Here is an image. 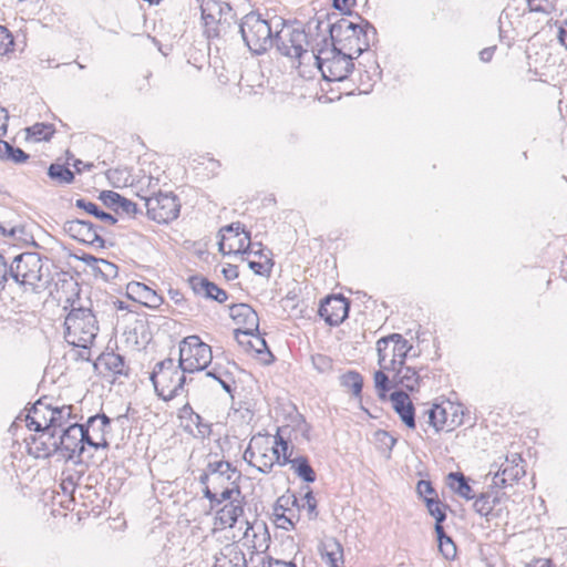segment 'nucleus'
<instances>
[{
  "label": "nucleus",
  "mask_w": 567,
  "mask_h": 567,
  "mask_svg": "<svg viewBox=\"0 0 567 567\" xmlns=\"http://www.w3.org/2000/svg\"><path fill=\"white\" fill-rule=\"evenodd\" d=\"M65 340L69 344L82 348L89 354L97 332L99 324L90 308H72L64 321Z\"/></svg>",
  "instance_id": "nucleus-1"
},
{
  "label": "nucleus",
  "mask_w": 567,
  "mask_h": 567,
  "mask_svg": "<svg viewBox=\"0 0 567 567\" xmlns=\"http://www.w3.org/2000/svg\"><path fill=\"white\" fill-rule=\"evenodd\" d=\"M59 439L41 441V447L37 446V457H49L61 452L66 460L81 458L86 444V435L82 425L74 422L69 424L59 434Z\"/></svg>",
  "instance_id": "nucleus-2"
},
{
  "label": "nucleus",
  "mask_w": 567,
  "mask_h": 567,
  "mask_svg": "<svg viewBox=\"0 0 567 567\" xmlns=\"http://www.w3.org/2000/svg\"><path fill=\"white\" fill-rule=\"evenodd\" d=\"M10 277L21 286H30L33 289L47 287L51 277L48 266L40 254L27 251L14 257L9 266Z\"/></svg>",
  "instance_id": "nucleus-3"
},
{
  "label": "nucleus",
  "mask_w": 567,
  "mask_h": 567,
  "mask_svg": "<svg viewBox=\"0 0 567 567\" xmlns=\"http://www.w3.org/2000/svg\"><path fill=\"white\" fill-rule=\"evenodd\" d=\"M239 32L246 45L256 54L266 52L275 43L272 22L262 19L254 11L241 19Z\"/></svg>",
  "instance_id": "nucleus-4"
},
{
  "label": "nucleus",
  "mask_w": 567,
  "mask_h": 567,
  "mask_svg": "<svg viewBox=\"0 0 567 567\" xmlns=\"http://www.w3.org/2000/svg\"><path fill=\"white\" fill-rule=\"evenodd\" d=\"M150 379L157 395L164 401L177 396L186 382L185 373L172 358L157 362Z\"/></svg>",
  "instance_id": "nucleus-5"
},
{
  "label": "nucleus",
  "mask_w": 567,
  "mask_h": 567,
  "mask_svg": "<svg viewBox=\"0 0 567 567\" xmlns=\"http://www.w3.org/2000/svg\"><path fill=\"white\" fill-rule=\"evenodd\" d=\"M315 64L326 81H343L352 72L354 64L352 56L342 53L336 47L321 49L318 53H310Z\"/></svg>",
  "instance_id": "nucleus-6"
},
{
  "label": "nucleus",
  "mask_w": 567,
  "mask_h": 567,
  "mask_svg": "<svg viewBox=\"0 0 567 567\" xmlns=\"http://www.w3.org/2000/svg\"><path fill=\"white\" fill-rule=\"evenodd\" d=\"M212 348L198 336H188L179 344V367L184 373L205 370L212 362Z\"/></svg>",
  "instance_id": "nucleus-7"
},
{
  "label": "nucleus",
  "mask_w": 567,
  "mask_h": 567,
  "mask_svg": "<svg viewBox=\"0 0 567 567\" xmlns=\"http://www.w3.org/2000/svg\"><path fill=\"white\" fill-rule=\"evenodd\" d=\"M200 14L207 38L219 37V27H230L237 21L231 6L220 0H202Z\"/></svg>",
  "instance_id": "nucleus-8"
},
{
  "label": "nucleus",
  "mask_w": 567,
  "mask_h": 567,
  "mask_svg": "<svg viewBox=\"0 0 567 567\" xmlns=\"http://www.w3.org/2000/svg\"><path fill=\"white\" fill-rule=\"evenodd\" d=\"M281 29L275 32V44L278 51L286 56L296 58L299 60L305 59L307 55L310 56L309 52L305 49L308 44V35L302 29L287 28L285 29V21L278 19L276 28Z\"/></svg>",
  "instance_id": "nucleus-9"
},
{
  "label": "nucleus",
  "mask_w": 567,
  "mask_h": 567,
  "mask_svg": "<svg viewBox=\"0 0 567 567\" xmlns=\"http://www.w3.org/2000/svg\"><path fill=\"white\" fill-rule=\"evenodd\" d=\"M147 216L158 223L167 224L175 220L181 212V203L173 193H162L145 198Z\"/></svg>",
  "instance_id": "nucleus-10"
},
{
  "label": "nucleus",
  "mask_w": 567,
  "mask_h": 567,
  "mask_svg": "<svg viewBox=\"0 0 567 567\" xmlns=\"http://www.w3.org/2000/svg\"><path fill=\"white\" fill-rule=\"evenodd\" d=\"M390 346L391 343H389L386 337L379 339L377 342L378 364L380 370L374 372L373 379L378 396L381 400H385L388 398V385H390L389 373L396 369L395 354L393 353Z\"/></svg>",
  "instance_id": "nucleus-11"
},
{
  "label": "nucleus",
  "mask_w": 567,
  "mask_h": 567,
  "mask_svg": "<svg viewBox=\"0 0 567 567\" xmlns=\"http://www.w3.org/2000/svg\"><path fill=\"white\" fill-rule=\"evenodd\" d=\"M63 230L71 238L81 241L86 245H91L97 248L105 247V240L100 235V231H103L104 228L94 225L90 220L84 219H73L66 220L63 224Z\"/></svg>",
  "instance_id": "nucleus-12"
},
{
  "label": "nucleus",
  "mask_w": 567,
  "mask_h": 567,
  "mask_svg": "<svg viewBox=\"0 0 567 567\" xmlns=\"http://www.w3.org/2000/svg\"><path fill=\"white\" fill-rule=\"evenodd\" d=\"M51 401L52 399L48 396L40 398L34 402L27 414V426L30 430L41 433L39 436L40 441L48 439L50 431L51 417L54 408Z\"/></svg>",
  "instance_id": "nucleus-13"
},
{
  "label": "nucleus",
  "mask_w": 567,
  "mask_h": 567,
  "mask_svg": "<svg viewBox=\"0 0 567 567\" xmlns=\"http://www.w3.org/2000/svg\"><path fill=\"white\" fill-rule=\"evenodd\" d=\"M229 316L236 324L241 328L235 329V339L238 343H245L241 337L252 336V332H259V317L251 306L247 303H236L229 307Z\"/></svg>",
  "instance_id": "nucleus-14"
},
{
  "label": "nucleus",
  "mask_w": 567,
  "mask_h": 567,
  "mask_svg": "<svg viewBox=\"0 0 567 567\" xmlns=\"http://www.w3.org/2000/svg\"><path fill=\"white\" fill-rule=\"evenodd\" d=\"M86 435V444L95 450L107 449L106 434L111 431V419L104 414H95L81 424Z\"/></svg>",
  "instance_id": "nucleus-15"
},
{
  "label": "nucleus",
  "mask_w": 567,
  "mask_h": 567,
  "mask_svg": "<svg viewBox=\"0 0 567 567\" xmlns=\"http://www.w3.org/2000/svg\"><path fill=\"white\" fill-rule=\"evenodd\" d=\"M349 309L350 302L347 298L342 295H332L321 300L318 313L326 323L336 327L348 318Z\"/></svg>",
  "instance_id": "nucleus-16"
},
{
  "label": "nucleus",
  "mask_w": 567,
  "mask_h": 567,
  "mask_svg": "<svg viewBox=\"0 0 567 567\" xmlns=\"http://www.w3.org/2000/svg\"><path fill=\"white\" fill-rule=\"evenodd\" d=\"M184 431L195 439L204 440L212 433V424L205 422L203 417L194 412L193 408L186 403L178 415Z\"/></svg>",
  "instance_id": "nucleus-17"
},
{
  "label": "nucleus",
  "mask_w": 567,
  "mask_h": 567,
  "mask_svg": "<svg viewBox=\"0 0 567 567\" xmlns=\"http://www.w3.org/2000/svg\"><path fill=\"white\" fill-rule=\"evenodd\" d=\"M522 463L523 458L519 454H513L511 458L507 457L501 470L494 475L493 485L503 488L517 482L525 474Z\"/></svg>",
  "instance_id": "nucleus-18"
},
{
  "label": "nucleus",
  "mask_w": 567,
  "mask_h": 567,
  "mask_svg": "<svg viewBox=\"0 0 567 567\" xmlns=\"http://www.w3.org/2000/svg\"><path fill=\"white\" fill-rule=\"evenodd\" d=\"M389 400L404 425L414 430L416 426L415 409L408 393L404 391H394L389 395Z\"/></svg>",
  "instance_id": "nucleus-19"
},
{
  "label": "nucleus",
  "mask_w": 567,
  "mask_h": 567,
  "mask_svg": "<svg viewBox=\"0 0 567 567\" xmlns=\"http://www.w3.org/2000/svg\"><path fill=\"white\" fill-rule=\"evenodd\" d=\"M188 284L195 295L202 296L206 299H212L219 303H223L228 299V293L224 289L219 288L203 276H190Z\"/></svg>",
  "instance_id": "nucleus-20"
},
{
  "label": "nucleus",
  "mask_w": 567,
  "mask_h": 567,
  "mask_svg": "<svg viewBox=\"0 0 567 567\" xmlns=\"http://www.w3.org/2000/svg\"><path fill=\"white\" fill-rule=\"evenodd\" d=\"M420 370H416L410 365H402L392 371V377L390 378L389 391L395 386H403L408 391H416L420 386L421 375Z\"/></svg>",
  "instance_id": "nucleus-21"
},
{
  "label": "nucleus",
  "mask_w": 567,
  "mask_h": 567,
  "mask_svg": "<svg viewBox=\"0 0 567 567\" xmlns=\"http://www.w3.org/2000/svg\"><path fill=\"white\" fill-rule=\"evenodd\" d=\"M203 495L210 502V508L214 509L221 503L231 499H244L239 485L236 482H228L225 487H219V491H213L210 486H206L203 489Z\"/></svg>",
  "instance_id": "nucleus-22"
},
{
  "label": "nucleus",
  "mask_w": 567,
  "mask_h": 567,
  "mask_svg": "<svg viewBox=\"0 0 567 567\" xmlns=\"http://www.w3.org/2000/svg\"><path fill=\"white\" fill-rule=\"evenodd\" d=\"M243 515L244 499H231L216 512L215 525L220 528H231Z\"/></svg>",
  "instance_id": "nucleus-23"
},
{
  "label": "nucleus",
  "mask_w": 567,
  "mask_h": 567,
  "mask_svg": "<svg viewBox=\"0 0 567 567\" xmlns=\"http://www.w3.org/2000/svg\"><path fill=\"white\" fill-rule=\"evenodd\" d=\"M262 441H265V446L261 441H259V445L257 447V463L254 464V467H256L258 472L267 474L270 473L274 465L279 462L280 452L278 447L270 446L268 435H264Z\"/></svg>",
  "instance_id": "nucleus-24"
},
{
  "label": "nucleus",
  "mask_w": 567,
  "mask_h": 567,
  "mask_svg": "<svg viewBox=\"0 0 567 567\" xmlns=\"http://www.w3.org/2000/svg\"><path fill=\"white\" fill-rule=\"evenodd\" d=\"M339 28H344L346 30H351L353 35L358 38L364 44V48L358 49V54H361L364 50H367L371 43H374L377 40V29L367 20H363V24L353 23L349 20L342 19L339 23Z\"/></svg>",
  "instance_id": "nucleus-25"
},
{
  "label": "nucleus",
  "mask_w": 567,
  "mask_h": 567,
  "mask_svg": "<svg viewBox=\"0 0 567 567\" xmlns=\"http://www.w3.org/2000/svg\"><path fill=\"white\" fill-rule=\"evenodd\" d=\"M127 292L131 298L150 308H158L163 303L162 296L142 282H130L127 285Z\"/></svg>",
  "instance_id": "nucleus-26"
},
{
  "label": "nucleus",
  "mask_w": 567,
  "mask_h": 567,
  "mask_svg": "<svg viewBox=\"0 0 567 567\" xmlns=\"http://www.w3.org/2000/svg\"><path fill=\"white\" fill-rule=\"evenodd\" d=\"M419 419L420 422H422V420L424 419L425 423L432 426L435 430V432L443 430L446 425L450 426L451 429H453V426L455 425L454 420H451V422H449L446 409L439 404H433L431 408L424 411V413Z\"/></svg>",
  "instance_id": "nucleus-27"
},
{
  "label": "nucleus",
  "mask_w": 567,
  "mask_h": 567,
  "mask_svg": "<svg viewBox=\"0 0 567 567\" xmlns=\"http://www.w3.org/2000/svg\"><path fill=\"white\" fill-rule=\"evenodd\" d=\"M72 405H62L53 408V413L51 417L50 431L47 440H51L56 437V435L65 429L69 424H73L71 420L74 417L72 415Z\"/></svg>",
  "instance_id": "nucleus-28"
},
{
  "label": "nucleus",
  "mask_w": 567,
  "mask_h": 567,
  "mask_svg": "<svg viewBox=\"0 0 567 567\" xmlns=\"http://www.w3.org/2000/svg\"><path fill=\"white\" fill-rule=\"evenodd\" d=\"M319 551L329 567H340L339 564H343V547L336 538L331 537L321 543Z\"/></svg>",
  "instance_id": "nucleus-29"
},
{
  "label": "nucleus",
  "mask_w": 567,
  "mask_h": 567,
  "mask_svg": "<svg viewBox=\"0 0 567 567\" xmlns=\"http://www.w3.org/2000/svg\"><path fill=\"white\" fill-rule=\"evenodd\" d=\"M99 363L114 375H127L128 369L125 364L124 357L115 352L102 353L99 357Z\"/></svg>",
  "instance_id": "nucleus-30"
},
{
  "label": "nucleus",
  "mask_w": 567,
  "mask_h": 567,
  "mask_svg": "<svg viewBox=\"0 0 567 567\" xmlns=\"http://www.w3.org/2000/svg\"><path fill=\"white\" fill-rule=\"evenodd\" d=\"M339 382L342 388L347 391L351 392L353 398L361 399L362 388H363V378L362 375L354 370L347 371L346 373L339 377Z\"/></svg>",
  "instance_id": "nucleus-31"
},
{
  "label": "nucleus",
  "mask_w": 567,
  "mask_h": 567,
  "mask_svg": "<svg viewBox=\"0 0 567 567\" xmlns=\"http://www.w3.org/2000/svg\"><path fill=\"white\" fill-rule=\"evenodd\" d=\"M449 481L451 488L461 497L465 499H474L475 494L470 486L467 478L461 472H452L449 474Z\"/></svg>",
  "instance_id": "nucleus-32"
},
{
  "label": "nucleus",
  "mask_w": 567,
  "mask_h": 567,
  "mask_svg": "<svg viewBox=\"0 0 567 567\" xmlns=\"http://www.w3.org/2000/svg\"><path fill=\"white\" fill-rule=\"evenodd\" d=\"M75 206L106 224L115 225L117 223V218L114 217L112 214H109L100 209V207L96 204L89 202L84 198H78L75 200Z\"/></svg>",
  "instance_id": "nucleus-33"
},
{
  "label": "nucleus",
  "mask_w": 567,
  "mask_h": 567,
  "mask_svg": "<svg viewBox=\"0 0 567 567\" xmlns=\"http://www.w3.org/2000/svg\"><path fill=\"white\" fill-rule=\"evenodd\" d=\"M29 155L20 147H14L7 141L0 140V159L12 162L14 164L24 163Z\"/></svg>",
  "instance_id": "nucleus-34"
},
{
  "label": "nucleus",
  "mask_w": 567,
  "mask_h": 567,
  "mask_svg": "<svg viewBox=\"0 0 567 567\" xmlns=\"http://www.w3.org/2000/svg\"><path fill=\"white\" fill-rule=\"evenodd\" d=\"M497 502L498 497L497 495H494V493H481L480 496L475 497L473 507L481 516L488 517Z\"/></svg>",
  "instance_id": "nucleus-35"
},
{
  "label": "nucleus",
  "mask_w": 567,
  "mask_h": 567,
  "mask_svg": "<svg viewBox=\"0 0 567 567\" xmlns=\"http://www.w3.org/2000/svg\"><path fill=\"white\" fill-rule=\"evenodd\" d=\"M290 465L295 473L306 483H313L316 481V472L306 456L293 457V462Z\"/></svg>",
  "instance_id": "nucleus-36"
},
{
  "label": "nucleus",
  "mask_w": 567,
  "mask_h": 567,
  "mask_svg": "<svg viewBox=\"0 0 567 567\" xmlns=\"http://www.w3.org/2000/svg\"><path fill=\"white\" fill-rule=\"evenodd\" d=\"M435 534L439 543V550L445 559H454L456 556V546L452 538L444 532L443 526L435 528Z\"/></svg>",
  "instance_id": "nucleus-37"
},
{
  "label": "nucleus",
  "mask_w": 567,
  "mask_h": 567,
  "mask_svg": "<svg viewBox=\"0 0 567 567\" xmlns=\"http://www.w3.org/2000/svg\"><path fill=\"white\" fill-rule=\"evenodd\" d=\"M424 502L429 514L435 518L434 529L439 528L446 519V506L437 497H425Z\"/></svg>",
  "instance_id": "nucleus-38"
},
{
  "label": "nucleus",
  "mask_w": 567,
  "mask_h": 567,
  "mask_svg": "<svg viewBox=\"0 0 567 567\" xmlns=\"http://www.w3.org/2000/svg\"><path fill=\"white\" fill-rule=\"evenodd\" d=\"M48 175L60 184H71L74 181L73 172L63 164H51L48 168Z\"/></svg>",
  "instance_id": "nucleus-39"
},
{
  "label": "nucleus",
  "mask_w": 567,
  "mask_h": 567,
  "mask_svg": "<svg viewBox=\"0 0 567 567\" xmlns=\"http://www.w3.org/2000/svg\"><path fill=\"white\" fill-rule=\"evenodd\" d=\"M27 137L33 138L35 142L49 141L53 134L54 128L51 124L35 123L25 130Z\"/></svg>",
  "instance_id": "nucleus-40"
},
{
  "label": "nucleus",
  "mask_w": 567,
  "mask_h": 567,
  "mask_svg": "<svg viewBox=\"0 0 567 567\" xmlns=\"http://www.w3.org/2000/svg\"><path fill=\"white\" fill-rule=\"evenodd\" d=\"M118 268L115 264L105 259H99L97 265L94 268V275L100 276L103 280L110 281L117 277Z\"/></svg>",
  "instance_id": "nucleus-41"
},
{
  "label": "nucleus",
  "mask_w": 567,
  "mask_h": 567,
  "mask_svg": "<svg viewBox=\"0 0 567 567\" xmlns=\"http://www.w3.org/2000/svg\"><path fill=\"white\" fill-rule=\"evenodd\" d=\"M386 339L391 343L390 348L394 354L409 353L412 350V346L399 333H392Z\"/></svg>",
  "instance_id": "nucleus-42"
},
{
  "label": "nucleus",
  "mask_w": 567,
  "mask_h": 567,
  "mask_svg": "<svg viewBox=\"0 0 567 567\" xmlns=\"http://www.w3.org/2000/svg\"><path fill=\"white\" fill-rule=\"evenodd\" d=\"M245 343H239L246 350H254L256 353H261L265 349H267V343L264 338L252 332V336L241 337Z\"/></svg>",
  "instance_id": "nucleus-43"
},
{
  "label": "nucleus",
  "mask_w": 567,
  "mask_h": 567,
  "mask_svg": "<svg viewBox=\"0 0 567 567\" xmlns=\"http://www.w3.org/2000/svg\"><path fill=\"white\" fill-rule=\"evenodd\" d=\"M529 12L550 14L555 11V2L553 0H528Z\"/></svg>",
  "instance_id": "nucleus-44"
},
{
  "label": "nucleus",
  "mask_w": 567,
  "mask_h": 567,
  "mask_svg": "<svg viewBox=\"0 0 567 567\" xmlns=\"http://www.w3.org/2000/svg\"><path fill=\"white\" fill-rule=\"evenodd\" d=\"M264 440V435L258 434L257 436H254L248 445V447L244 452V460L251 466L257 463V447L259 445V441Z\"/></svg>",
  "instance_id": "nucleus-45"
},
{
  "label": "nucleus",
  "mask_w": 567,
  "mask_h": 567,
  "mask_svg": "<svg viewBox=\"0 0 567 567\" xmlns=\"http://www.w3.org/2000/svg\"><path fill=\"white\" fill-rule=\"evenodd\" d=\"M313 368L320 373H327L332 370V359L324 354H313L311 357Z\"/></svg>",
  "instance_id": "nucleus-46"
},
{
  "label": "nucleus",
  "mask_w": 567,
  "mask_h": 567,
  "mask_svg": "<svg viewBox=\"0 0 567 567\" xmlns=\"http://www.w3.org/2000/svg\"><path fill=\"white\" fill-rule=\"evenodd\" d=\"M121 196L118 193L113 190H102L99 195V199L111 209H114L117 212L118 202L121 199Z\"/></svg>",
  "instance_id": "nucleus-47"
},
{
  "label": "nucleus",
  "mask_w": 567,
  "mask_h": 567,
  "mask_svg": "<svg viewBox=\"0 0 567 567\" xmlns=\"http://www.w3.org/2000/svg\"><path fill=\"white\" fill-rule=\"evenodd\" d=\"M13 37L11 32L4 27L0 25V54H6L13 49Z\"/></svg>",
  "instance_id": "nucleus-48"
},
{
  "label": "nucleus",
  "mask_w": 567,
  "mask_h": 567,
  "mask_svg": "<svg viewBox=\"0 0 567 567\" xmlns=\"http://www.w3.org/2000/svg\"><path fill=\"white\" fill-rule=\"evenodd\" d=\"M236 475V470L233 471V473H223V474H216L212 473V489L213 491H219V487H225L228 485V482H236L234 480V476Z\"/></svg>",
  "instance_id": "nucleus-49"
},
{
  "label": "nucleus",
  "mask_w": 567,
  "mask_h": 567,
  "mask_svg": "<svg viewBox=\"0 0 567 567\" xmlns=\"http://www.w3.org/2000/svg\"><path fill=\"white\" fill-rule=\"evenodd\" d=\"M513 11L517 12V16H524L526 12H529L528 0H511L505 12L507 16H513Z\"/></svg>",
  "instance_id": "nucleus-50"
},
{
  "label": "nucleus",
  "mask_w": 567,
  "mask_h": 567,
  "mask_svg": "<svg viewBox=\"0 0 567 567\" xmlns=\"http://www.w3.org/2000/svg\"><path fill=\"white\" fill-rule=\"evenodd\" d=\"M375 440L381 444L384 449L392 450L396 443V439L392 436L389 432L384 430H378L374 433Z\"/></svg>",
  "instance_id": "nucleus-51"
},
{
  "label": "nucleus",
  "mask_w": 567,
  "mask_h": 567,
  "mask_svg": "<svg viewBox=\"0 0 567 567\" xmlns=\"http://www.w3.org/2000/svg\"><path fill=\"white\" fill-rule=\"evenodd\" d=\"M235 468L231 467V464L227 461H215L209 462L207 465L206 471L208 473H216V474H223V473H233Z\"/></svg>",
  "instance_id": "nucleus-52"
},
{
  "label": "nucleus",
  "mask_w": 567,
  "mask_h": 567,
  "mask_svg": "<svg viewBox=\"0 0 567 567\" xmlns=\"http://www.w3.org/2000/svg\"><path fill=\"white\" fill-rule=\"evenodd\" d=\"M235 468L231 467V464L227 461H215L209 462L207 465L206 471L208 473H216V474H223V473H233Z\"/></svg>",
  "instance_id": "nucleus-53"
},
{
  "label": "nucleus",
  "mask_w": 567,
  "mask_h": 567,
  "mask_svg": "<svg viewBox=\"0 0 567 567\" xmlns=\"http://www.w3.org/2000/svg\"><path fill=\"white\" fill-rule=\"evenodd\" d=\"M306 488H307V491L303 496L305 504L302 506H307L309 517L311 519H313V518H317V516H318L317 501L315 498L312 491L309 487H306Z\"/></svg>",
  "instance_id": "nucleus-54"
},
{
  "label": "nucleus",
  "mask_w": 567,
  "mask_h": 567,
  "mask_svg": "<svg viewBox=\"0 0 567 567\" xmlns=\"http://www.w3.org/2000/svg\"><path fill=\"white\" fill-rule=\"evenodd\" d=\"M118 210L128 216H135L138 213L137 205L123 196H121V199L118 202L117 212Z\"/></svg>",
  "instance_id": "nucleus-55"
},
{
  "label": "nucleus",
  "mask_w": 567,
  "mask_h": 567,
  "mask_svg": "<svg viewBox=\"0 0 567 567\" xmlns=\"http://www.w3.org/2000/svg\"><path fill=\"white\" fill-rule=\"evenodd\" d=\"M241 235H244V237L238 238L237 248L234 249L233 246H230V251L241 252V254L248 252V250L252 246V244L250 241V233L245 230L244 233H241Z\"/></svg>",
  "instance_id": "nucleus-56"
},
{
  "label": "nucleus",
  "mask_w": 567,
  "mask_h": 567,
  "mask_svg": "<svg viewBox=\"0 0 567 567\" xmlns=\"http://www.w3.org/2000/svg\"><path fill=\"white\" fill-rule=\"evenodd\" d=\"M9 277V266L7 265L4 257L0 254V292L6 289Z\"/></svg>",
  "instance_id": "nucleus-57"
},
{
  "label": "nucleus",
  "mask_w": 567,
  "mask_h": 567,
  "mask_svg": "<svg viewBox=\"0 0 567 567\" xmlns=\"http://www.w3.org/2000/svg\"><path fill=\"white\" fill-rule=\"evenodd\" d=\"M416 493L419 494L420 497L425 498L430 494H435V491L430 481L421 480L416 485Z\"/></svg>",
  "instance_id": "nucleus-58"
},
{
  "label": "nucleus",
  "mask_w": 567,
  "mask_h": 567,
  "mask_svg": "<svg viewBox=\"0 0 567 567\" xmlns=\"http://www.w3.org/2000/svg\"><path fill=\"white\" fill-rule=\"evenodd\" d=\"M60 487L62 492L66 495L72 496L76 488V483L73 476H68L62 480Z\"/></svg>",
  "instance_id": "nucleus-59"
},
{
  "label": "nucleus",
  "mask_w": 567,
  "mask_h": 567,
  "mask_svg": "<svg viewBox=\"0 0 567 567\" xmlns=\"http://www.w3.org/2000/svg\"><path fill=\"white\" fill-rule=\"evenodd\" d=\"M218 383L221 385V388L227 392V393H231L233 392V385H234V379L231 377V374L229 372H224L221 374V378H219V380H217Z\"/></svg>",
  "instance_id": "nucleus-60"
},
{
  "label": "nucleus",
  "mask_w": 567,
  "mask_h": 567,
  "mask_svg": "<svg viewBox=\"0 0 567 567\" xmlns=\"http://www.w3.org/2000/svg\"><path fill=\"white\" fill-rule=\"evenodd\" d=\"M332 6L342 13H350L353 2L351 0H332Z\"/></svg>",
  "instance_id": "nucleus-61"
},
{
  "label": "nucleus",
  "mask_w": 567,
  "mask_h": 567,
  "mask_svg": "<svg viewBox=\"0 0 567 567\" xmlns=\"http://www.w3.org/2000/svg\"><path fill=\"white\" fill-rule=\"evenodd\" d=\"M262 567H296V565L293 563H286L270 557L267 561L262 563Z\"/></svg>",
  "instance_id": "nucleus-62"
},
{
  "label": "nucleus",
  "mask_w": 567,
  "mask_h": 567,
  "mask_svg": "<svg viewBox=\"0 0 567 567\" xmlns=\"http://www.w3.org/2000/svg\"><path fill=\"white\" fill-rule=\"evenodd\" d=\"M248 266L256 275H265L269 272V269L266 267V265L259 261L251 260L248 262Z\"/></svg>",
  "instance_id": "nucleus-63"
},
{
  "label": "nucleus",
  "mask_w": 567,
  "mask_h": 567,
  "mask_svg": "<svg viewBox=\"0 0 567 567\" xmlns=\"http://www.w3.org/2000/svg\"><path fill=\"white\" fill-rule=\"evenodd\" d=\"M221 272L227 280H234L238 277V269L234 265L224 267Z\"/></svg>",
  "instance_id": "nucleus-64"
}]
</instances>
